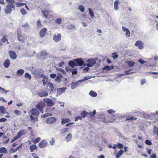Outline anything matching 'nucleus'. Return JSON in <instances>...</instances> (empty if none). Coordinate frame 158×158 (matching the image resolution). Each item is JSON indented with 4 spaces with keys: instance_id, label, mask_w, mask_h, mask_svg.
Listing matches in <instances>:
<instances>
[{
    "instance_id": "1",
    "label": "nucleus",
    "mask_w": 158,
    "mask_h": 158,
    "mask_svg": "<svg viewBox=\"0 0 158 158\" xmlns=\"http://www.w3.org/2000/svg\"><path fill=\"white\" fill-rule=\"evenodd\" d=\"M30 112L31 114L30 115V118L31 122L37 121L38 120V118L36 117H33L32 115L38 116L40 114L39 112L36 108H32L30 110Z\"/></svg>"
},
{
    "instance_id": "2",
    "label": "nucleus",
    "mask_w": 158,
    "mask_h": 158,
    "mask_svg": "<svg viewBox=\"0 0 158 158\" xmlns=\"http://www.w3.org/2000/svg\"><path fill=\"white\" fill-rule=\"evenodd\" d=\"M17 39L19 41L21 42L22 43L25 42V40L27 38V37L25 34L22 33L21 30L19 29L17 30Z\"/></svg>"
},
{
    "instance_id": "3",
    "label": "nucleus",
    "mask_w": 158,
    "mask_h": 158,
    "mask_svg": "<svg viewBox=\"0 0 158 158\" xmlns=\"http://www.w3.org/2000/svg\"><path fill=\"white\" fill-rule=\"evenodd\" d=\"M15 4H7L4 10V11L6 14H10L12 11V9L14 10L15 8Z\"/></svg>"
},
{
    "instance_id": "4",
    "label": "nucleus",
    "mask_w": 158,
    "mask_h": 158,
    "mask_svg": "<svg viewBox=\"0 0 158 158\" xmlns=\"http://www.w3.org/2000/svg\"><path fill=\"white\" fill-rule=\"evenodd\" d=\"M45 106V104L43 102H39L35 106L36 108L38 110L42 113H44L43 109Z\"/></svg>"
},
{
    "instance_id": "5",
    "label": "nucleus",
    "mask_w": 158,
    "mask_h": 158,
    "mask_svg": "<svg viewBox=\"0 0 158 158\" xmlns=\"http://www.w3.org/2000/svg\"><path fill=\"white\" fill-rule=\"evenodd\" d=\"M74 60L76 62V66H82L84 64V61L81 58H78Z\"/></svg>"
},
{
    "instance_id": "6",
    "label": "nucleus",
    "mask_w": 158,
    "mask_h": 158,
    "mask_svg": "<svg viewBox=\"0 0 158 158\" xmlns=\"http://www.w3.org/2000/svg\"><path fill=\"white\" fill-rule=\"evenodd\" d=\"M87 62L88 63L86 65L89 67H92L96 63L95 60L94 59H88L87 60Z\"/></svg>"
},
{
    "instance_id": "7",
    "label": "nucleus",
    "mask_w": 158,
    "mask_h": 158,
    "mask_svg": "<svg viewBox=\"0 0 158 158\" xmlns=\"http://www.w3.org/2000/svg\"><path fill=\"white\" fill-rule=\"evenodd\" d=\"M61 35L60 33L58 34L57 35H53V40L55 42H58L61 40Z\"/></svg>"
},
{
    "instance_id": "8",
    "label": "nucleus",
    "mask_w": 158,
    "mask_h": 158,
    "mask_svg": "<svg viewBox=\"0 0 158 158\" xmlns=\"http://www.w3.org/2000/svg\"><path fill=\"white\" fill-rule=\"evenodd\" d=\"M48 145L47 142L45 139H43L39 143V146L41 148L46 147Z\"/></svg>"
},
{
    "instance_id": "9",
    "label": "nucleus",
    "mask_w": 158,
    "mask_h": 158,
    "mask_svg": "<svg viewBox=\"0 0 158 158\" xmlns=\"http://www.w3.org/2000/svg\"><path fill=\"white\" fill-rule=\"evenodd\" d=\"M44 101L47 103L48 106H52L54 104L53 101L50 98H45L44 99Z\"/></svg>"
},
{
    "instance_id": "10",
    "label": "nucleus",
    "mask_w": 158,
    "mask_h": 158,
    "mask_svg": "<svg viewBox=\"0 0 158 158\" xmlns=\"http://www.w3.org/2000/svg\"><path fill=\"white\" fill-rule=\"evenodd\" d=\"M101 120L104 123H108L113 122V119L109 120L108 116H105L104 118H102Z\"/></svg>"
},
{
    "instance_id": "11",
    "label": "nucleus",
    "mask_w": 158,
    "mask_h": 158,
    "mask_svg": "<svg viewBox=\"0 0 158 158\" xmlns=\"http://www.w3.org/2000/svg\"><path fill=\"white\" fill-rule=\"evenodd\" d=\"M144 43L140 40L137 41L135 44V45L138 47L139 49H142L143 48Z\"/></svg>"
},
{
    "instance_id": "12",
    "label": "nucleus",
    "mask_w": 158,
    "mask_h": 158,
    "mask_svg": "<svg viewBox=\"0 0 158 158\" xmlns=\"http://www.w3.org/2000/svg\"><path fill=\"white\" fill-rule=\"evenodd\" d=\"M56 120V119L54 117H51L47 119L46 122L48 124H53Z\"/></svg>"
},
{
    "instance_id": "13",
    "label": "nucleus",
    "mask_w": 158,
    "mask_h": 158,
    "mask_svg": "<svg viewBox=\"0 0 158 158\" xmlns=\"http://www.w3.org/2000/svg\"><path fill=\"white\" fill-rule=\"evenodd\" d=\"M47 29L45 28L42 29L40 32V35L41 38L44 37L47 33Z\"/></svg>"
},
{
    "instance_id": "14",
    "label": "nucleus",
    "mask_w": 158,
    "mask_h": 158,
    "mask_svg": "<svg viewBox=\"0 0 158 158\" xmlns=\"http://www.w3.org/2000/svg\"><path fill=\"white\" fill-rule=\"evenodd\" d=\"M9 54L10 57L13 60L17 58V55L15 52L13 51H9Z\"/></svg>"
},
{
    "instance_id": "15",
    "label": "nucleus",
    "mask_w": 158,
    "mask_h": 158,
    "mask_svg": "<svg viewBox=\"0 0 158 158\" xmlns=\"http://www.w3.org/2000/svg\"><path fill=\"white\" fill-rule=\"evenodd\" d=\"M122 30L124 31H126V36L127 37H129L130 36V32L129 30L127 28L122 27Z\"/></svg>"
},
{
    "instance_id": "16",
    "label": "nucleus",
    "mask_w": 158,
    "mask_h": 158,
    "mask_svg": "<svg viewBox=\"0 0 158 158\" xmlns=\"http://www.w3.org/2000/svg\"><path fill=\"white\" fill-rule=\"evenodd\" d=\"M38 95L40 97H46L48 95L47 92L45 91L42 90L38 93Z\"/></svg>"
},
{
    "instance_id": "17",
    "label": "nucleus",
    "mask_w": 158,
    "mask_h": 158,
    "mask_svg": "<svg viewBox=\"0 0 158 158\" xmlns=\"http://www.w3.org/2000/svg\"><path fill=\"white\" fill-rule=\"evenodd\" d=\"M48 91L50 93L52 92L54 90V86L51 83H48L47 84Z\"/></svg>"
},
{
    "instance_id": "18",
    "label": "nucleus",
    "mask_w": 158,
    "mask_h": 158,
    "mask_svg": "<svg viewBox=\"0 0 158 158\" xmlns=\"http://www.w3.org/2000/svg\"><path fill=\"white\" fill-rule=\"evenodd\" d=\"M62 75L61 74L59 73L57 74V77L55 79V81L59 83L61 81V79L62 78Z\"/></svg>"
},
{
    "instance_id": "19",
    "label": "nucleus",
    "mask_w": 158,
    "mask_h": 158,
    "mask_svg": "<svg viewBox=\"0 0 158 158\" xmlns=\"http://www.w3.org/2000/svg\"><path fill=\"white\" fill-rule=\"evenodd\" d=\"M10 64L9 60L8 59H6L3 63L4 66L6 68H8Z\"/></svg>"
},
{
    "instance_id": "20",
    "label": "nucleus",
    "mask_w": 158,
    "mask_h": 158,
    "mask_svg": "<svg viewBox=\"0 0 158 158\" xmlns=\"http://www.w3.org/2000/svg\"><path fill=\"white\" fill-rule=\"evenodd\" d=\"M41 12L43 13L44 15L45 18H47L48 17L49 13V10H43L41 11Z\"/></svg>"
},
{
    "instance_id": "21",
    "label": "nucleus",
    "mask_w": 158,
    "mask_h": 158,
    "mask_svg": "<svg viewBox=\"0 0 158 158\" xmlns=\"http://www.w3.org/2000/svg\"><path fill=\"white\" fill-rule=\"evenodd\" d=\"M88 114H89V113L85 110L82 111L81 113V117L83 118L86 117Z\"/></svg>"
},
{
    "instance_id": "22",
    "label": "nucleus",
    "mask_w": 158,
    "mask_h": 158,
    "mask_svg": "<svg viewBox=\"0 0 158 158\" xmlns=\"http://www.w3.org/2000/svg\"><path fill=\"white\" fill-rule=\"evenodd\" d=\"M78 82H73L71 84V89H73L78 85Z\"/></svg>"
},
{
    "instance_id": "23",
    "label": "nucleus",
    "mask_w": 158,
    "mask_h": 158,
    "mask_svg": "<svg viewBox=\"0 0 158 158\" xmlns=\"http://www.w3.org/2000/svg\"><path fill=\"white\" fill-rule=\"evenodd\" d=\"M0 153L6 154L7 153V151L5 148L2 147L0 148Z\"/></svg>"
},
{
    "instance_id": "24",
    "label": "nucleus",
    "mask_w": 158,
    "mask_h": 158,
    "mask_svg": "<svg viewBox=\"0 0 158 158\" xmlns=\"http://www.w3.org/2000/svg\"><path fill=\"white\" fill-rule=\"evenodd\" d=\"M119 2L118 0L115 1L114 3V7L115 10H117L118 8V5Z\"/></svg>"
},
{
    "instance_id": "25",
    "label": "nucleus",
    "mask_w": 158,
    "mask_h": 158,
    "mask_svg": "<svg viewBox=\"0 0 158 158\" xmlns=\"http://www.w3.org/2000/svg\"><path fill=\"white\" fill-rule=\"evenodd\" d=\"M6 111V110L3 106H0V113L1 114H4Z\"/></svg>"
},
{
    "instance_id": "26",
    "label": "nucleus",
    "mask_w": 158,
    "mask_h": 158,
    "mask_svg": "<svg viewBox=\"0 0 158 158\" xmlns=\"http://www.w3.org/2000/svg\"><path fill=\"white\" fill-rule=\"evenodd\" d=\"M37 148V147L35 144H33L30 147L31 152H33L35 149Z\"/></svg>"
},
{
    "instance_id": "27",
    "label": "nucleus",
    "mask_w": 158,
    "mask_h": 158,
    "mask_svg": "<svg viewBox=\"0 0 158 158\" xmlns=\"http://www.w3.org/2000/svg\"><path fill=\"white\" fill-rule=\"evenodd\" d=\"M68 64L72 67H74V66H76V62L74 61V60L73 61L71 60L69 62Z\"/></svg>"
},
{
    "instance_id": "28",
    "label": "nucleus",
    "mask_w": 158,
    "mask_h": 158,
    "mask_svg": "<svg viewBox=\"0 0 158 158\" xmlns=\"http://www.w3.org/2000/svg\"><path fill=\"white\" fill-rule=\"evenodd\" d=\"M27 133V131L25 130H22L19 131L18 134L21 137L22 135H24Z\"/></svg>"
},
{
    "instance_id": "29",
    "label": "nucleus",
    "mask_w": 158,
    "mask_h": 158,
    "mask_svg": "<svg viewBox=\"0 0 158 158\" xmlns=\"http://www.w3.org/2000/svg\"><path fill=\"white\" fill-rule=\"evenodd\" d=\"M124 151L122 150H120L118 152L117 154L116 155V158H119L120 156L122 155Z\"/></svg>"
},
{
    "instance_id": "30",
    "label": "nucleus",
    "mask_w": 158,
    "mask_h": 158,
    "mask_svg": "<svg viewBox=\"0 0 158 158\" xmlns=\"http://www.w3.org/2000/svg\"><path fill=\"white\" fill-rule=\"evenodd\" d=\"M61 120V123L62 124H64L70 121L69 119L68 118H62Z\"/></svg>"
},
{
    "instance_id": "31",
    "label": "nucleus",
    "mask_w": 158,
    "mask_h": 158,
    "mask_svg": "<svg viewBox=\"0 0 158 158\" xmlns=\"http://www.w3.org/2000/svg\"><path fill=\"white\" fill-rule=\"evenodd\" d=\"M113 68V67L112 66L111 68L110 66L109 65H106L103 68L102 70H107V71H110V70L112 69Z\"/></svg>"
},
{
    "instance_id": "32",
    "label": "nucleus",
    "mask_w": 158,
    "mask_h": 158,
    "mask_svg": "<svg viewBox=\"0 0 158 158\" xmlns=\"http://www.w3.org/2000/svg\"><path fill=\"white\" fill-rule=\"evenodd\" d=\"M89 94L91 96L93 97H96L97 95V94L96 92L92 90L90 91Z\"/></svg>"
},
{
    "instance_id": "33",
    "label": "nucleus",
    "mask_w": 158,
    "mask_h": 158,
    "mask_svg": "<svg viewBox=\"0 0 158 158\" xmlns=\"http://www.w3.org/2000/svg\"><path fill=\"white\" fill-rule=\"evenodd\" d=\"M88 10L89 11V15L91 16L92 18H93L94 17L93 11L92 10V9L90 8H89Z\"/></svg>"
},
{
    "instance_id": "34",
    "label": "nucleus",
    "mask_w": 158,
    "mask_h": 158,
    "mask_svg": "<svg viewBox=\"0 0 158 158\" xmlns=\"http://www.w3.org/2000/svg\"><path fill=\"white\" fill-rule=\"evenodd\" d=\"M24 70L23 69H19L17 71V74L18 75H21L23 74L24 72Z\"/></svg>"
},
{
    "instance_id": "35",
    "label": "nucleus",
    "mask_w": 158,
    "mask_h": 158,
    "mask_svg": "<svg viewBox=\"0 0 158 158\" xmlns=\"http://www.w3.org/2000/svg\"><path fill=\"white\" fill-rule=\"evenodd\" d=\"M7 36L6 35H4L3 36L2 38L1 39V40L3 43H5L8 41V39L7 38Z\"/></svg>"
},
{
    "instance_id": "36",
    "label": "nucleus",
    "mask_w": 158,
    "mask_h": 158,
    "mask_svg": "<svg viewBox=\"0 0 158 158\" xmlns=\"http://www.w3.org/2000/svg\"><path fill=\"white\" fill-rule=\"evenodd\" d=\"M72 135L71 134H69L65 138L66 140L68 142L70 141L71 139L72 138Z\"/></svg>"
},
{
    "instance_id": "37",
    "label": "nucleus",
    "mask_w": 158,
    "mask_h": 158,
    "mask_svg": "<svg viewBox=\"0 0 158 158\" xmlns=\"http://www.w3.org/2000/svg\"><path fill=\"white\" fill-rule=\"evenodd\" d=\"M65 91V89L64 88H60L57 89V91L59 94H61Z\"/></svg>"
},
{
    "instance_id": "38",
    "label": "nucleus",
    "mask_w": 158,
    "mask_h": 158,
    "mask_svg": "<svg viewBox=\"0 0 158 158\" xmlns=\"http://www.w3.org/2000/svg\"><path fill=\"white\" fill-rule=\"evenodd\" d=\"M126 63L128 64L129 67L133 66L135 64L134 62L129 60H128Z\"/></svg>"
},
{
    "instance_id": "39",
    "label": "nucleus",
    "mask_w": 158,
    "mask_h": 158,
    "mask_svg": "<svg viewBox=\"0 0 158 158\" xmlns=\"http://www.w3.org/2000/svg\"><path fill=\"white\" fill-rule=\"evenodd\" d=\"M40 55L41 56H46L48 54L45 51H43L40 52Z\"/></svg>"
},
{
    "instance_id": "40",
    "label": "nucleus",
    "mask_w": 158,
    "mask_h": 158,
    "mask_svg": "<svg viewBox=\"0 0 158 158\" xmlns=\"http://www.w3.org/2000/svg\"><path fill=\"white\" fill-rule=\"evenodd\" d=\"M41 138L40 137H38L37 138L33 140V142L34 143H38L40 141V140Z\"/></svg>"
},
{
    "instance_id": "41",
    "label": "nucleus",
    "mask_w": 158,
    "mask_h": 158,
    "mask_svg": "<svg viewBox=\"0 0 158 158\" xmlns=\"http://www.w3.org/2000/svg\"><path fill=\"white\" fill-rule=\"evenodd\" d=\"M8 4H14L15 1L14 0H5Z\"/></svg>"
},
{
    "instance_id": "42",
    "label": "nucleus",
    "mask_w": 158,
    "mask_h": 158,
    "mask_svg": "<svg viewBox=\"0 0 158 158\" xmlns=\"http://www.w3.org/2000/svg\"><path fill=\"white\" fill-rule=\"evenodd\" d=\"M116 116L115 115H111V116H108V118L109 120H110L111 119H113V122L115 120V119H116Z\"/></svg>"
},
{
    "instance_id": "43",
    "label": "nucleus",
    "mask_w": 158,
    "mask_h": 158,
    "mask_svg": "<svg viewBox=\"0 0 158 158\" xmlns=\"http://www.w3.org/2000/svg\"><path fill=\"white\" fill-rule=\"evenodd\" d=\"M137 119V118H134V117L131 116L130 118H126V121H128V120H136Z\"/></svg>"
},
{
    "instance_id": "44",
    "label": "nucleus",
    "mask_w": 158,
    "mask_h": 158,
    "mask_svg": "<svg viewBox=\"0 0 158 158\" xmlns=\"http://www.w3.org/2000/svg\"><path fill=\"white\" fill-rule=\"evenodd\" d=\"M20 137V136L18 134L17 135H16L15 137L11 141V142L12 143L14 141H15V140H16L18 138H19Z\"/></svg>"
},
{
    "instance_id": "45",
    "label": "nucleus",
    "mask_w": 158,
    "mask_h": 158,
    "mask_svg": "<svg viewBox=\"0 0 158 158\" xmlns=\"http://www.w3.org/2000/svg\"><path fill=\"white\" fill-rule=\"evenodd\" d=\"M79 10L81 12H83L85 10V8L84 6L81 5H80L78 6Z\"/></svg>"
},
{
    "instance_id": "46",
    "label": "nucleus",
    "mask_w": 158,
    "mask_h": 158,
    "mask_svg": "<svg viewBox=\"0 0 158 158\" xmlns=\"http://www.w3.org/2000/svg\"><path fill=\"white\" fill-rule=\"evenodd\" d=\"M16 7H19L22 6L24 5H26V4L24 3L16 2Z\"/></svg>"
},
{
    "instance_id": "47",
    "label": "nucleus",
    "mask_w": 158,
    "mask_h": 158,
    "mask_svg": "<svg viewBox=\"0 0 158 158\" xmlns=\"http://www.w3.org/2000/svg\"><path fill=\"white\" fill-rule=\"evenodd\" d=\"M20 12L23 15H25L27 14V12L25 9L22 8L21 9Z\"/></svg>"
},
{
    "instance_id": "48",
    "label": "nucleus",
    "mask_w": 158,
    "mask_h": 158,
    "mask_svg": "<svg viewBox=\"0 0 158 158\" xmlns=\"http://www.w3.org/2000/svg\"><path fill=\"white\" fill-rule=\"evenodd\" d=\"M37 27L39 28H40L42 27V25L40 20H38L37 21Z\"/></svg>"
},
{
    "instance_id": "49",
    "label": "nucleus",
    "mask_w": 158,
    "mask_h": 158,
    "mask_svg": "<svg viewBox=\"0 0 158 158\" xmlns=\"http://www.w3.org/2000/svg\"><path fill=\"white\" fill-rule=\"evenodd\" d=\"M117 148L118 149H121L123 148V145L121 143H117Z\"/></svg>"
},
{
    "instance_id": "50",
    "label": "nucleus",
    "mask_w": 158,
    "mask_h": 158,
    "mask_svg": "<svg viewBox=\"0 0 158 158\" xmlns=\"http://www.w3.org/2000/svg\"><path fill=\"white\" fill-rule=\"evenodd\" d=\"M62 19L60 18L57 19L55 20V22L56 23L60 24L61 23Z\"/></svg>"
},
{
    "instance_id": "51",
    "label": "nucleus",
    "mask_w": 158,
    "mask_h": 158,
    "mask_svg": "<svg viewBox=\"0 0 158 158\" xmlns=\"http://www.w3.org/2000/svg\"><path fill=\"white\" fill-rule=\"evenodd\" d=\"M96 112V110H94L93 112H90L89 113V114L90 116L93 117L95 115Z\"/></svg>"
},
{
    "instance_id": "52",
    "label": "nucleus",
    "mask_w": 158,
    "mask_h": 158,
    "mask_svg": "<svg viewBox=\"0 0 158 158\" xmlns=\"http://www.w3.org/2000/svg\"><path fill=\"white\" fill-rule=\"evenodd\" d=\"M118 57V55L116 52H114L112 54V57L114 59H116Z\"/></svg>"
},
{
    "instance_id": "53",
    "label": "nucleus",
    "mask_w": 158,
    "mask_h": 158,
    "mask_svg": "<svg viewBox=\"0 0 158 158\" xmlns=\"http://www.w3.org/2000/svg\"><path fill=\"white\" fill-rule=\"evenodd\" d=\"M25 76L26 78H28L29 80H30L31 78V76L28 73H25Z\"/></svg>"
},
{
    "instance_id": "54",
    "label": "nucleus",
    "mask_w": 158,
    "mask_h": 158,
    "mask_svg": "<svg viewBox=\"0 0 158 158\" xmlns=\"http://www.w3.org/2000/svg\"><path fill=\"white\" fill-rule=\"evenodd\" d=\"M107 112L110 114L114 113L115 111L113 109H110L107 110Z\"/></svg>"
},
{
    "instance_id": "55",
    "label": "nucleus",
    "mask_w": 158,
    "mask_h": 158,
    "mask_svg": "<svg viewBox=\"0 0 158 158\" xmlns=\"http://www.w3.org/2000/svg\"><path fill=\"white\" fill-rule=\"evenodd\" d=\"M52 115L51 114L46 113L44 114L42 116V117L44 118H46V117H48Z\"/></svg>"
},
{
    "instance_id": "56",
    "label": "nucleus",
    "mask_w": 158,
    "mask_h": 158,
    "mask_svg": "<svg viewBox=\"0 0 158 158\" xmlns=\"http://www.w3.org/2000/svg\"><path fill=\"white\" fill-rule=\"evenodd\" d=\"M82 117L81 116H78L75 118L74 120L75 121H77L78 120H82Z\"/></svg>"
},
{
    "instance_id": "57",
    "label": "nucleus",
    "mask_w": 158,
    "mask_h": 158,
    "mask_svg": "<svg viewBox=\"0 0 158 158\" xmlns=\"http://www.w3.org/2000/svg\"><path fill=\"white\" fill-rule=\"evenodd\" d=\"M145 143L146 144L150 145L152 144V143L151 141L149 140H147L145 141Z\"/></svg>"
},
{
    "instance_id": "58",
    "label": "nucleus",
    "mask_w": 158,
    "mask_h": 158,
    "mask_svg": "<svg viewBox=\"0 0 158 158\" xmlns=\"http://www.w3.org/2000/svg\"><path fill=\"white\" fill-rule=\"evenodd\" d=\"M14 112L15 114L18 115H20L21 114V112L18 110H15Z\"/></svg>"
},
{
    "instance_id": "59",
    "label": "nucleus",
    "mask_w": 158,
    "mask_h": 158,
    "mask_svg": "<svg viewBox=\"0 0 158 158\" xmlns=\"http://www.w3.org/2000/svg\"><path fill=\"white\" fill-rule=\"evenodd\" d=\"M139 62L141 64H143L147 62L146 61H145L141 58H140L139 59Z\"/></svg>"
},
{
    "instance_id": "60",
    "label": "nucleus",
    "mask_w": 158,
    "mask_h": 158,
    "mask_svg": "<svg viewBox=\"0 0 158 158\" xmlns=\"http://www.w3.org/2000/svg\"><path fill=\"white\" fill-rule=\"evenodd\" d=\"M0 90L1 91V92L2 93L5 92V93H7V92H8L9 91L5 90L3 88H2L1 86H0Z\"/></svg>"
},
{
    "instance_id": "61",
    "label": "nucleus",
    "mask_w": 158,
    "mask_h": 158,
    "mask_svg": "<svg viewBox=\"0 0 158 158\" xmlns=\"http://www.w3.org/2000/svg\"><path fill=\"white\" fill-rule=\"evenodd\" d=\"M50 77L54 79L56 77V74L54 73H51L50 74Z\"/></svg>"
},
{
    "instance_id": "62",
    "label": "nucleus",
    "mask_w": 158,
    "mask_h": 158,
    "mask_svg": "<svg viewBox=\"0 0 158 158\" xmlns=\"http://www.w3.org/2000/svg\"><path fill=\"white\" fill-rule=\"evenodd\" d=\"M17 149H14L13 148H11L10 150V152L11 153H13L16 151Z\"/></svg>"
},
{
    "instance_id": "63",
    "label": "nucleus",
    "mask_w": 158,
    "mask_h": 158,
    "mask_svg": "<svg viewBox=\"0 0 158 158\" xmlns=\"http://www.w3.org/2000/svg\"><path fill=\"white\" fill-rule=\"evenodd\" d=\"M156 154L155 153H153L151 155L150 157V158H156Z\"/></svg>"
},
{
    "instance_id": "64",
    "label": "nucleus",
    "mask_w": 158,
    "mask_h": 158,
    "mask_svg": "<svg viewBox=\"0 0 158 158\" xmlns=\"http://www.w3.org/2000/svg\"><path fill=\"white\" fill-rule=\"evenodd\" d=\"M146 82V80L145 79H142L141 81V84L142 85L144 84Z\"/></svg>"
}]
</instances>
